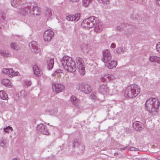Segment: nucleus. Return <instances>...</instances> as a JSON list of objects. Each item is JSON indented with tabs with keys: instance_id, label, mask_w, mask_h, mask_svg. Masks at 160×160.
Segmentation results:
<instances>
[{
	"instance_id": "de8ad7c7",
	"label": "nucleus",
	"mask_w": 160,
	"mask_h": 160,
	"mask_svg": "<svg viewBox=\"0 0 160 160\" xmlns=\"http://www.w3.org/2000/svg\"><path fill=\"white\" fill-rule=\"evenodd\" d=\"M157 62L160 63V57H158V61Z\"/></svg>"
},
{
	"instance_id": "1a4fd4ad",
	"label": "nucleus",
	"mask_w": 160,
	"mask_h": 160,
	"mask_svg": "<svg viewBox=\"0 0 160 160\" xmlns=\"http://www.w3.org/2000/svg\"><path fill=\"white\" fill-rule=\"evenodd\" d=\"M2 72L8 75L9 77L11 78L14 76H19L20 75L18 72H15L12 68H4L2 70Z\"/></svg>"
},
{
	"instance_id": "6e6552de",
	"label": "nucleus",
	"mask_w": 160,
	"mask_h": 160,
	"mask_svg": "<svg viewBox=\"0 0 160 160\" xmlns=\"http://www.w3.org/2000/svg\"><path fill=\"white\" fill-rule=\"evenodd\" d=\"M54 35V33L50 29L46 30L44 32L43 38L45 42L50 41Z\"/></svg>"
},
{
	"instance_id": "9b49d317",
	"label": "nucleus",
	"mask_w": 160,
	"mask_h": 160,
	"mask_svg": "<svg viewBox=\"0 0 160 160\" xmlns=\"http://www.w3.org/2000/svg\"><path fill=\"white\" fill-rule=\"evenodd\" d=\"M36 128V130L39 133L45 135H48L49 134L48 129L46 128L45 126L42 124H40L37 125Z\"/></svg>"
},
{
	"instance_id": "f8f14e48",
	"label": "nucleus",
	"mask_w": 160,
	"mask_h": 160,
	"mask_svg": "<svg viewBox=\"0 0 160 160\" xmlns=\"http://www.w3.org/2000/svg\"><path fill=\"white\" fill-rule=\"evenodd\" d=\"M116 77L114 75L112 74H106L101 78V80L102 82H108L114 80Z\"/></svg>"
},
{
	"instance_id": "37998d69",
	"label": "nucleus",
	"mask_w": 160,
	"mask_h": 160,
	"mask_svg": "<svg viewBox=\"0 0 160 160\" xmlns=\"http://www.w3.org/2000/svg\"><path fill=\"white\" fill-rule=\"evenodd\" d=\"M128 147L127 146L123 148H122L120 149V150L121 151H122L123 150H126L127 148Z\"/></svg>"
},
{
	"instance_id": "a18cd8bd",
	"label": "nucleus",
	"mask_w": 160,
	"mask_h": 160,
	"mask_svg": "<svg viewBox=\"0 0 160 160\" xmlns=\"http://www.w3.org/2000/svg\"><path fill=\"white\" fill-rule=\"evenodd\" d=\"M72 2H78L79 0H69Z\"/></svg>"
},
{
	"instance_id": "a878e982",
	"label": "nucleus",
	"mask_w": 160,
	"mask_h": 160,
	"mask_svg": "<svg viewBox=\"0 0 160 160\" xmlns=\"http://www.w3.org/2000/svg\"><path fill=\"white\" fill-rule=\"evenodd\" d=\"M54 14L53 12L51 11V9L47 8L46 12V15L48 18L51 17Z\"/></svg>"
},
{
	"instance_id": "0eeeda50",
	"label": "nucleus",
	"mask_w": 160,
	"mask_h": 160,
	"mask_svg": "<svg viewBox=\"0 0 160 160\" xmlns=\"http://www.w3.org/2000/svg\"><path fill=\"white\" fill-rule=\"evenodd\" d=\"M78 86L79 89L86 94H89L92 91L91 86L88 84H80L78 85Z\"/></svg>"
},
{
	"instance_id": "9d476101",
	"label": "nucleus",
	"mask_w": 160,
	"mask_h": 160,
	"mask_svg": "<svg viewBox=\"0 0 160 160\" xmlns=\"http://www.w3.org/2000/svg\"><path fill=\"white\" fill-rule=\"evenodd\" d=\"M103 58H102V60L104 62L107 63L112 58L111 54L108 50H105L102 52Z\"/></svg>"
},
{
	"instance_id": "473e14b6",
	"label": "nucleus",
	"mask_w": 160,
	"mask_h": 160,
	"mask_svg": "<svg viewBox=\"0 0 160 160\" xmlns=\"http://www.w3.org/2000/svg\"><path fill=\"white\" fill-rule=\"evenodd\" d=\"M4 131L5 132L8 133L10 131V130H12V127L8 126L6 128H4L3 129Z\"/></svg>"
},
{
	"instance_id": "cd10ccee",
	"label": "nucleus",
	"mask_w": 160,
	"mask_h": 160,
	"mask_svg": "<svg viewBox=\"0 0 160 160\" xmlns=\"http://www.w3.org/2000/svg\"><path fill=\"white\" fill-rule=\"evenodd\" d=\"M158 57L155 55L150 56L149 60L152 62H157L158 61Z\"/></svg>"
},
{
	"instance_id": "4be33fe9",
	"label": "nucleus",
	"mask_w": 160,
	"mask_h": 160,
	"mask_svg": "<svg viewBox=\"0 0 160 160\" xmlns=\"http://www.w3.org/2000/svg\"><path fill=\"white\" fill-rule=\"evenodd\" d=\"M70 99L71 102L74 105L76 106H79L80 100L78 98L72 96L71 97Z\"/></svg>"
},
{
	"instance_id": "a19ab883",
	"label": "nucleus",
	"mask_w": 160,
	"mask_h": 160,
	"mask_svg": "<svg viewBox=\"0 0 160 160\" xmlns=\"http://www.w3.org/2000/svg\"><path fill=\"white\" fill-rule=\"evenodd\" d=\"M117 29L118 31H121L122 30V28L120 26H118L117 27Z\"/></svg>"
},
{
	"instance_id": "aec40b11",
	"label": "nucleus",
	"mask_w": 160,
	"mask_h": 160,
	"mask_svg": "<svg viewBox=\"0 0 160 160\" xmlns=\"http://www.w3.org/2000/svg\"><path fill=\"white\" fill-rule=\"evenodd\" d=\"M47 68L48 69L50 70L52 69L53 67L54 64V59L53 58H49L47 60Z\"/></svg>"
},
{
	"instance_id": "2f4dec72",
	"label": "nucleus",
	"mask_w": 160,
	"mask_h": 160,
	"mask_svg": "<svg viewBox=\"0 0 160 160\" xmlns=\"http://www.w3.org/2000/svg\"><path fill=\"white\" fill-rule=\"evenodd\" d=\"M97 1L104 5L108 4L109 2L108 0H97Z\"/></svg>"
},
{
	"instance_id": "f03ea898",
	"label": "nucleus",
	"mask_w": 160,
	"mask_h": 160,
	"mask_svg": "<svg viewBox=\"0 0 160 160\" xmlns=\"http://www.w3.org/2000/svg\"><path fill=\"white\" fill-rule=\"evenodd\" d=\"M18 12L23 15L28 14L30 16L39 15L41 13L40 8L37 3L35 2H32L26 7L19 9Z\"/></svg>"
},
{
	"instance_id": "3c124183",
	"label": "nucleus",
	"mask_w": 160,
	"mask_h": 160,
	"mask_svg": "<svg viewBox=\"0 0 160 160\" xmlns=\"http://www.w3.org/2000/svg\"><path fill=\"white\" fill-rule=\"evenodd\" d=\"M131 18H133V17L132 16H131Z\"/></svg>"
},
{
	"instance_id": "a211bd4d",
	"label": "nucleus",
	"mask_w": 160,
	"mask_h": 160,
	"mask_svg": "<svg viewBox=\"0 0 160 160\" xmlns=\"http://www.w3.org/2000/svg\"><path fill=\"white\" fill-rule=\"evenodd\" d=\"M33 70L34 73L36 76L39 77L42 75V71L37 65H35L33 66Z\"/></svg>"
},
{
	"instance_id": "20e7f679",
	"label": "nucleus",
	"mask_w": 160,
	"mask_h": 160,
	"mask_svg": "<svg viewBox=\"0 0 160 160\" xmlns=\"http://www.w3.org/2000/svg\"><path fill=\"white\" fill-rule=\"evenodd\" d=\"M62 65L63 68L70 72H74L76 70L75 62L71 58L68 56H64L61 59Z\"/></svg>"
},
{
	"instance_id": "f257e3e1",
	"label": "nucleus",
	"mask_w": 160,
	"mask_h": 160,
	"mask_svg": "<svg viewBox=\"0 0 160 160\" xmlns=\"http://www.w3.org/2000/svg\"><path fill=\"white\" fill-rule=\"evenodd\" d=\"M82 25L84 28L87 29L94 27V31L96 32H99L102 29L101 23L99 22L97 17L93 16L84 20Z\"/></svg>"
},
{
	"instance_id": "b1692460",
	"label": "nucleus",
	"mask_w": 160,
	"mask_h": 160,
	"mask_svg": "<svg viewBox=\"0 0 160 160\" xmlns=\"http://www.w3.org/2000/svg\"><path fill=\"white\" fill-rule=\"evenodd\" d=\"M8 97L5 92L3 90L0 91V98L3 100H6Z\"/></svg>"
},
{
	"instance_id": "423d86ee",
	"label": "nucleus",
	"mask_w": 160,
	"mask_h": 160,
	"mask_svg": "<svg viewBox=\"0 0 160 160\" xmlns=\"http://www.w3.org/2000/svg\"><path fill=\"white\" fill-rule=\"evenodd\" d=\"M76 61L77 66V69L80 74L82 76L84 75L85 73V68L83 60L81 58L78 57L76 58Z\"/></svg>"
},
{
	"instance_id": "09e8293b",
	"label": "nucleus",
	"mask_w": 160,
	"mask_h": 160,
	"mask_svg": "<svg viewBox=\"0 0 160 160\" xmlns=\"http://www.w3.org/2000/svg\"><path fill=\"white\" fill-rule=\"evenodd\" d=\"M12 160H19V159L17 158H13Z\"/></svg>"
},
{
	"instance_id": "c03bdc74",
	"label": "nucleus",
	"mask_w": 160,
	"mask_h": 160,
	"mask_svg": "<svg viewBox=\"0 0 160 160\" xmlns=\"http://www.w3.org/2000/svg\"><path fill=\"white\" fill-rule=\"evenodd\" d=\"M59 73V70H57L55 71L54 72L53 74V76H55V75L56 74H57L58 73Z\"/></svg>"
},
{
	"instance_id": "393cba45",
	"label": "nucleus",
	"mask_w": 160,
	"mask_h": 160,
	"mask_svg": "<svg viewBox=\"0 0 160 160\" xmlns=\"http://www.w3.org/2000/svg\"><path fill=\"white\" fill-rule=\"evenodd\" d=\"M117 87H114L113 88L109 89L108 94L110 95H115L117 93L118 91L117 90Z\"/></svg>"
},
{
	"instance_id": "bb28decb",
	"label": "nucleus",
	"mask_w": 160,
	"mask_h": 160,
	"mask_svg": "<svg viewBox=\"0 0 160 160\" xmlns=\"http://www.w3.org/2000/svg\"><path fill=\"white\" fill-rule=\"evenodd\" d=\"M0 54L5 57H8L10 56V54L8 51H2L0 52Z\"/></svg>"
},
{
	"instance_id": "f3484780",
	"label": "nucleus",
	"mask_w": 160,
	"mask_h": 160,
	"mask_svg": "<svg viewBox=\"0 0 160 160\" xmlns=\"http://www.w3.org/2000/svg\"><path fill=\"white\" fill-rule=\"evenodd\" d=\"M133 128L137 131H140L143 128L142 124L139 121H136L133 123Z\"/></svg>"
},
{
	"instance_id": "ddd939ff",
	"label": "nucleus",
	"mask_w": 160,
	"mask_h": 160,
	"mask_svg": "<svg viewBox=\"0 0 160 160\" xmlns=\"http://www.w3.org/2000/svg\"><path fill=\"white\" fill-rule=\"evenodd\" d=\"M64 86L62 84L53 83L52 85V89L53 91L59 93L64 89Z\"/></svg>"
},
{
	"instance_id": "2eb2a0df",
	"label": "nucleus",
	"mask_w": 160,
	"mask_h": 160,
	"mask_svg": "<svg viewBox=\"0 0 160 160\" xmlns=\"http://www.w3.org/2000/svg\"><path fill=\"white\" fill-rule=\"evenodd\" d=\"M29 45L30 47H31L34 50V52L36 53H39L41 51V48H40L38 46L37 42L34 41H32L29 43Z\"/></svg>"
},
{
	"instance_id": "4c0bfd02",
	"label": "nucleus",
	"mask_w": 160,
	"mask_h": 160,
	"mask_svg": "<svg viewBox=\"0 0 160 160\" xmlns=\"http://www.w3.org/2000/svg\"><path fill=\"white\" fill-rule=\"evenodd\" d=\"M16 1L14 0H12L11 1V4L12 6L14 7L16 5Z\"/></svg>"
},
{
	"instance_id": "412c9836",
	"label": "nucleus",
	"mask_w": 160,
	"mask_h": 160,
	"mask_svg": "<svg viewBox=\"0 0 160 160\" xmlns=\"http://www.w3.org/2000/svg\"><path fill=\"white\" fill-rule=\"evenodd\" d=\"M126 49L125 47H120L117 48L114 52L115 53L123 54L126 51Z\"/></svg>"
},
{
	"instance_id": "e433bc0d",
	"label": "nucleus",
	"mask_w": 160,
	"mask_h": 160,
	"mask_svg": "<svg viewBox=\"0 0 160 160\" xmlns=\"http://www.w3.org/2000/svg\"><path fill=\"white\" fill-rule=\"evenodd\" d=\"M24 84L27 87H29L31 85V82L30 81H24Z\"/></svg>"
},
{
	"instance_id": "49530a36",
	"label": "nucleus",
	"mask_w": 160,
	"mask_h": 160,
	"mask_svg": "<svg viewBox=\"0 0 160 160\" xmlns=\"http://www.w3.org/2000/svg\"><path fill=\"white\" fill-rule=\"evenodd\" d=\"M156 3L159 6H160V0H156Z\"/></svg>"
},
{
	"instance_id": "ea45409f",
	"label": "nucleus",
	"mask_w": 160,
	"mask_h": 160,
	"mask_svg": "<svg viewBox=\"0 0 160 160\" xmlns=\"http://www.w3.org/2000/svg\"><path fill=\"white\" fill-rule=\"evenodd\" d=\"M129 149L131 151H138L139 150L137 148H135L134 147L130 148Z\"/></svg>"
},
{
	"instance_id": "c756f323",
	"label": "nucleus",
	"mask_w": 160,
	"mask_h": 160,
	"mask_svg": "<svg viewBox=\"0 0 160 160\" xmlns=\"http://www.w3.org/2000/svg\"><path fill=\"white\" fill-rule=\"evenodd\" d=\"M11 48L15 50H17L19 48V46L18 44L14 42H12L11 44Z\"/></svg>"
},
{
	"instance_id": "c9c22d12",
	"label": "nucleus",
	"mask_w": 160,
	"mask_h": 160,
	"mask_svg": "<svg viewBox=\"0 0 160 160\" xmlns=\"http://www.w3.org/2000/svg\"><path fill=\"white\" fill-rule=\"evenodd\" d=\"M156 48L157 51L158 52H160V42L158 43L156 46Z\"/></svg>"
},
{
	"instance_id": "72a5a7b5",
	"label": "nucleus",
	"mask_w": 160,
	"mask_h": 160,
	"mask_svg": "<svg viewBox=\"0 0 160 160\" xmlns=\"http://www.w3.org/2000/svg\"><path fill=\"white\" fill-rule=\"evenodd\" d=\"M20 95L23 98H25L27 96V92L24 90H22L21 91Z\"/></svg>"
},
{
	"instance_id": "7ed1b4c3",
	"label": "nucleus",
	"mask_w": 160,
	"mask_h": 160,
	"mask_svg": "<svg viewBox=\"0 0 160 160\" xmlns=\"http://www.w3.org/2000/svg\"><path fill=\"white\" fill-rule=\"evenodd\" d=\"M160 102L155 98H151L148 99L145 104V109L152 115L157 114Z\"/></svg>"
},
{
	"instance_id": "8fccbe9b",
	"label": "nucleus",
	"mask_w": 160,
	"mask_h": 160,
	"mask_svg": "<svg viewBox=\"0 0 160 160\" xmlns=\"http://www.w3.org/2000/svg\"><path fill=\"white\" fill-rule=\"evenodd\" d=\"M157 159L158 160H160V156H158L157 157Z\"/></svg>"
},
{
	"instance_id": "7c9ffc66",
	"label": "nucleus",
	"mask_w": 160,
	"mask_h": 160,
	"mask_svg": "<svg viewBox=\"0 0 160 160\" xmlns=\"http://www.w3.org/2000/svg\"><path fill=\"white\" fill-rule=\"evenodd\" d=\"M81 48L83 52H87L89 51V47L87 45H84L82 46Z\"/></svg>"
},
{
	"instance_id": "39448f33",
	"label": "nucleus",
	"mask_w": 160,
	"mask_h": 160,
	"mask_svg": "<svg viewBox=\"0 0 160 160\" xmlns=\"http://www.w3.org/2000/svg\"><path fill=\"white\" fill-rule=\"evenodd\" d=\"M140 91V88L138 85L132 84L127 87L125 91L124 95L127 98H132L137 96Z\"/></svg>"
},
{
	"instance_id": "6ab92c4d",
	"label": "nucleus",
	"mask_w": 160,
	"mask_h": 160,
	"mask_svg": "<svg viewBox=\"0 0 160 160\" xmlns=\"http://www.w3.org/2000/svg\"><path fill=\"white\" fill-rule=\"evenodd\" d=\"M2 83L5 86L8 88H12V87L11 82L10 80L5 78L2 80Z\"/></svg>"
},
{
	"instance_id": "5701e85b",
	"label": "nucleus",
	"mask_w": 160,
	"mask_h": 160,
	"mask_svg": "<svg viewBox=\"0 0 160 160\" xmlns=\"http://www.w3.org/2000/svg\"><path fill=\"white\" fill-rule=\"evenodd\" d=\"M117 64V62L114 60H112L107 63L106 66L108 68L111 69L116 67Z\"/></svg>"
},
{
	"instance_id": "79ce46f5",
	"label": "nucleus",
	"mask_w": 160,
	"mask_h": 160,
	"mask_svg": "<svg viewBox=\"0 0 160 160\" xmlns=\"http://www.w3.org/2000/svg\"><path fill=\"white\" fill-rule=\"evenodd\" d=\"M116 45L114 43H112L111 45V48H114L115 47Z\"/></svg>"
},
{
	"instance_id": "dca6fc26",
	"label": "nucleus",
	"mask_w": 160,
	"mask_h": 160,
	"mask_svg": "<svg viewBox=\"0 0 160 160\" xmlns=\"http://www.w3.org/2000/svg\"><path fill=\"white\" fill-rule=\"evenodd\" d=\"M80 14L79 13H77L75 15H69L67 16L66 19L70 21H78L80 19Z\"/></svg>"
},
{
	"instance_id": "c85d7f7f",
	"label": "nucleus",
	"mask_w": 160,
	"mask_h": 160,
	"mask_svg": "<svg viewBox=\"0 0 160 160\" xmlns=\"http://www.w3.org/2000/svg\"><path fill=\"white\" fill-rule=\"evenodd\" d=\"M92 0H82V4L83 5L87 7L92 2Z\"/></svg>"
},
{
	"instance_id": "603ef678",
	"label": "nucleus",
	"mask_w": 160,
	"mask_h": 160,
	"mask_svg": "<svg viewBox=\"0 0 160 160\" xmlns=\"http://www.w3.org/2000/svg\"><path fill=\"white\" fill-rule=\"evenodd\" d=\"M40 52H39V53H40ZM38 53H37V54H38ZM39 55H40V54H39Z\"/></svg>"
},
{
	"instance_id": "4468645a",
	"label": "nucleus",
	"mask_w": 160,
	"mask_h": 160,
	"mask_svg": "<svg viewBox=\"0 0 160 160\" xmlns=\"http://www.w3.org/2000/svg\"><path fill=\"white\" fill-rule=\"evenodd\" d=\"M109 89L106 84H101L99 89V92L102 94L106 95L108 93Z\"/></svg>"
},
{
	"instance_id": "f704fd0d",
	"label": "nucleus",
	"mask_w": 160,
	"mask_h": 160,
	"mask_svg": "<svg viewBox=\"0 0 160 160\" xmlns=\"http://www.w3.org/2000/svg\"><path fill=\"white\" fill-rule=\"evenodd\" d=\"M91 98L92 100H95L97 98L96 93V92L92 93L91 95Z\"/></svg>"
},
{
	"instance_id": "58836bf2",
	"label": "nucleus",
	"mask_w": 160,
	"mask_h": 160,
	"mask_svg": "<svg viewBox=\"0 0 160 160\" xmlns=\"http://www.w3.org/2000/svg\"><path fill=\"white\" fill-rule=\"evenodd\" d=\"M5 145V142L3 141H0V145L2 147H3Z\"/></svg>"
}]
</instances>
